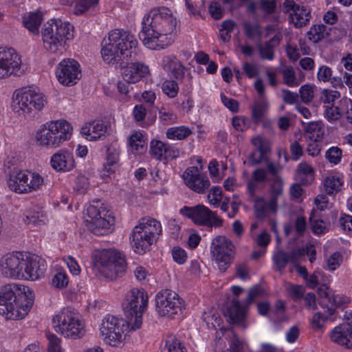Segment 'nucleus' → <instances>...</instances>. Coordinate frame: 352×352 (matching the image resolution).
I'll use <instances>...</instances> for the list:
<instances>
[{
	"instance_id": "nucleus-19",
	"label": "nucleus",
	"mask_w": 352,
	"mask_h": 352,
	"mask_svg": "<svg viewBox=\"0 0 352 352\" xmlns=\"http://www.w3.org/2000/svg\"><path fill=\"white\" fill-rule=\"evenodd\" d=\"M186 185L197 193L204 194L210 186L207 176L201 173L196 166L188 168L183 174Z\"/></svg>"
},
{
	"instance_id": "nucleus-54",
	"label": "nucleus",
	"mask_w": 352,
	"mask_h": 352,
	"mask_svg": "<svg viewBox=\"0 0 352 352\" xmlns=\"http://www.w3.org/2000/svg\"><path fill=\"white\" fill-rule=\"evenodd\" d=\"M228 336H230L229 352H242L243 344L236 336L232 330H226Z\"/></svg>"
},
{
	"instance_id": "nucleus-62",
	"label": "nucleus",
	"mask_w": 352,
	"mask_h": 352,
	"mask_svg": "<svg viewBox=\"0 0 352 352\" xmlns=\"http://www.w3.org/2000/svg\"><path fill=\"white\" fill-rule=\"evenodd\" d=\"M342 261V254L338 252H336L327 260V267L330 270L333 271L340 266Z\"/></svg>"
},
{
	"instance_id": "nucleus-34",
	"label": "nucleus",
	"mask_w": 352,
	"mask_h": 352,
	"mask_svg": "<svg viewBox=\"0 0 352 352\" xmlns=\"http://www.w3.org/2000/svg\"><path fill=\"white\" fill-rule=\"evenodd\" d=\"M280 73L283 76V82L289 87H297L302 81V79L297 78L296 72L291 65L285 66L281 69Z\"/></svg>"
},
{
	"instance_id": "nucleus-35",
	"label": "nucleus",
	"mask_w": 352,
	"mask_h": 352,
	"mask_svg": "<svg viewBox=\"0 0 352 352\" xmlns=\"http://www.w3.org/2000/svg\"><path fill=\"white\" fill-rule=\"evenodd\" d=\"M163 352H187L184 343L174 336H169L165 340Z\"/></svg>"
},
{
	"instance_id": "nucleus-14",
	"label": "nucleus",
	"mask_w": 352,
	"mask_h": 352,
	"mask_svg": "<svg viewBox=\"0 0 352 352\" xmlns=\"http://www.w3.org/2000/svg\"><path fill=\"white\" fill-rule=\"evenodd\" d=\"M156 311L161 316L174 318L182 314L185 304L178 294L171 289L160 291L155 296Z\"/></svg>"
},
{
	"instance_id": "nucleus-50",
	"label": "nucleus",
	"mask_w": 352,
	"mask_h": 352,
	"mask_svg": "<svg viewBox=\"0 0 352 352\" xmlns=\"http://www.w3.org/2000/svg\"><path fill=\"white\" fill-rule=\"evenodd\" d=\"M233 127L239 131H244L250 128L251 121L244 116H235L232 120Z\"/></svg>"
},
{
	"instance_id": "nucleus-52",
	"label": "nucleus",
	"mask_w": 352,
	"mask_h": 352,
	"mask_svg": "<svg viewBox=\"0 0 352 352\" xmlns=\"http://www.w3.org/2000/svg\"><path fill=\"white\" fill-rule=\"evenodd\" d=\"M324 117L330 122L336 121L341 117V112L340 109L333 105L327 104L324 107Z\"/></svg>"
},
{
	"instance_id": "nucleus-47",
	"label": "nucleus",
	"mask_w": 352,
	"mask_h": 352,
	"mask_svg": "<svg viewBox=\"0 0 352 352\" xmlns=\"http://www.w3.org/2000/svg\"><path fill=\"white\" fill-rule=\"evenodd\" d=\"M162 89L169 98L176 97L179 91L177 82L173 80H165L162 84Z\"/></svg>"
},
{
	"instance_id": "nucleus-45",
	"label": "nucleus",
	"mask_w": 352,
	"mask_h": 352,
	"mask_svg": "<svg viewBox=\"0 0 352 352\" xmlns=\"http://www.w3.org/2000/svg\"><path fill=\"white\" fill-rule=\"evenodd\" d=\"M98 2V0H76L73 12L76 15L82 14Z\"/></svg>"
},
{
	"instance_id": "nucleus-12",
	"label": "nucleus",
	"mask_w": 352,
	"mask_h": 352,
	"mask_svg": "<svg viewBox=\"0 0 352 352\" xmlns=\"http://www.w3.org/2000/svg\"><path fill=\"white\" fill-rule=\"evenodd\" d=\"M127 325L125 321L112 315H107L102 320L100 331L103 341L113 346H119L125 338Z\"/></svg>"
},
{
	"instance_id": "nucleus-28",
	"label": "nucleus",
	"mask_w": 352,
	"mask_h": 352,
	"mask_svg": "<svg viewBox=\"0 0 352 352\" xmlns=\"http://www.w3.org/2000/svg\"><path fill=\"white\" fill-rule=\"evenodd\" d=\"M311 17V9L304 6H300L294 12L289 14L290 22L296 28H301L307 25Z\"/></svg>"
},
{
	"instance_id": "nucleus-60",
	"label": "nucleus",
	"mask_w": 352,
	"mask_h": 352,
	"mask_svg": "<svg viewBox=\"0 0 352 352\" xmlns=\"http://www.w3.org/2000/svg\"><path fill=\"white\" fill-rule=\"evenodd\" d=\"M47 338L49 341L48 352H62L60 340L53 333H47Z\"/></svg>"
},
{
	"instance_id": "nucleus-17",
	"label": "nucleus",
	"mask_w": 352,
	"mask_h": 352,
	"mask_svg": "<svg viewBox=\"0 0 352 352\" xmlns=\"http://www.w3.org/2000/svg\"><path fill=\"white\" fill-rule=\"evenodd\" d=\"M25 69V67L22 65L21 58L14 49L0 47V78L10 75L20 76Z\"/></svg>"
},
{
	"instance_id": "nucleus-4",
	"label": "nucleus",
	"mask_w": 352,
	"mask_h": 352,
	"mask_svg": "<svg viewBox=\"0 0 352 352\" xmlns=\"http://www.w3.org/2000/svg\"><path fill=\"white\" fill-rule=\"evenodd\" d=\"M34 302V294L23 285L10 283L0 287V314L10 320L23 318Z\"/></svg>"
},
{
	"instance_id": "nucleus-43",
	"label": "nucleus",
	"mask_w": 352,
	"mask_h": 352,
	"mask_svg": "<svg viewBox=\"0 0 352 352\" xmlns=\"http://www.w3.org/2000/svg\"><path fill=\"white\" fill-rule=\"evenodd\" d=\"M252 144L254 146L255 149L261 153L265 156L271 151V146L270 142L261 136H256L252 139Z\"/></svg>"
},
{
	"instance_id": "nucleus-59",
	"label": "nucleus",
	"mask_w": 352,
	"mask_h": 352,
	"mask_svg": "<svg viewBox=\"0 0 352 352\" xmlns=\"http://www.w3.org/2000/svg\"><path fill=\"white\" fill-rule=\"evenodd\" d=\"M340 96V94L337 91L324 89L321 93L320 99L324 103L331 105V103Z\"/></svg>"
},
{
	"instance_id": "nucleus-64",
	"label": "nucleus",
	"mask_w": 352,
	"mask_h": 352,
	"mask_svg": "<svg viewBox=\"0 0 352 352\" xmlns=\"http://www.w3.org/2000/svg\"><path fill=\"white\" fill-rule=\"evenodd\" d=\"M129 143L130 146L137 151L144 148V142L141 135L135 134L131 135L129 138Z\"/></svg>"
},
{
	"instance_id": "nucleus-57",
	"label": "nucleus",
	"mask_w": 352,
	"mask_h": 352,
	"mask_svg": "<svg viewBox=\"0 0 352 352\" xmlns=\"http://www.w3.org/2000/svg\"><path fill=\"white\" fill-rule=\"evenodd\" d=\"M312 232L315 234H322L326 232L325 223L322 219H314V212L309 217Z\"/></svg>"
},
{
	"instance_id": "nucleus-39",
	"label": "nucleus",
	"mask_w": 352,
	"mask_h": 352,
	"mask_svg": "<svg viewBox=\"0 0 352 352\" xmlns=\"http://www.w3.org/2000/svg\"><path fill=\"white\" fill-rule=\"evenodd\" d=\"M298 177L300 178L302 184L307 185L313 179L314 170L312 167L307 163H300L297 168Z\"/></svg>"
},
{
	"instance_id": "nucleus-36",
	"label": "nucleus",
	"mask_w": 352,
	"mask_h": 352,
	"mask_svg": "<svg viewBox=\"0 0 352 352\" xmlns=\"http://www.w3.org/2000/svg\"><path fill=\"white\" fill-rule=\"evenodd\" d=\"M191 133L192 131L187 126H174L167 130L166 137L170 140H182L187 138Z\"/></svg>"
},
{
	"instance_id": "nucleus-31",
	"label": "nucleus",
	"mask_w": 352,
	"mask_h": 352,
	"mask_svg": "<svg viewBox=\"0 0 352 352\" xmlns=\"http://www.w3.org/2000/svg\"><path fill=\"white\" fill-rule=\"evenodd\" d=\"M43 14L40 11L29 12L23 17L24 26L32 34H38V28L43 21Z\"/></svg>"
},
{
	"instance_id": "nucleus-13",
	"label": "nucleus",
	"mask_w": 352,
	"mask_h": 352,
	"mask_svg": "<svg viewBox=\"0 0 352 352\" xmlns=\"http://www.w3.org/2000/svg\"><path fill=\"white\" fill-rule=\"evenodd\" d=\"M235 254L234 245L226 236L219 235L212 240L210 245L211 258L216 261L220 271L225 272L229 267Z\"/></svg>"
},
{
	"instance_id": "nucleus-42",
	"label": "nucleus",
	"mask_w": 352,
	"mask_h": 352,
	"mask_svg": "<svg viewBox=\"0 0 352 352\" xmlns=\"http://www.w3.org/2000/svg\"><path fill=\"white\" fill-rule=\"evenodd\" d=\"M159 119L163 124H171L176 122L177 117L168 107L162 106L159 108Z\"/></svg>"
},
{
	"instance_id": "nucleus-1",
	"label": "nucleus",
	"mask_w": 352,
	"mask_h": 352,
	"mask_svg": "<svg viewBox=\"0 0 352 352\" xmlns=\"http://www.w3.org/2000/svg\"><path fill=\"white\" fill-rule=\"evenodd\" d=\"M138 41L129 32L116 29L109 32L102 43L103 60L110 65H118L123 80L136 83L149 74L148 67L143 63H129L136 59Z\"/></svg>"
},
{
	"instance_id": "nucleus-24",
	"label": "nucleus",
	"mask_w": 352,
	"mask_h": 352,
	"mask_svg": "<svg viewBox=\"0 0 352 352\" xmlns=\"http://www.w3.org/2000/svg\"><path fill=\"white\" fill-rule=\"evenodd\" d=\"M225 316L228 318L230 322L239 324L243 327L245 316V307L241 305L239 300L233 298L228 305Z\"/></svg>"
},
{
	"instance_id": "nucleus-40",
	"label": "nucleus",
	"mask_w": 352,
	"mask_h": 352,
	"mask_svg": "<svg viewBox=\"0 0 352 352\" xmlns=\"http://www.w3.org/2000/svg\"><path fill=\"white\" fill-rule=\"evenodd\" d=\"M307 34L311 41L314 43H318L324 38L325 35L328 34L327 32V27L323 24L314 25L310 28Z\"/></svg>"
},
{
	"instance_id": "nucleus-46",
	"label": "nucleus",
	"mask_w": 352,
	"mask_h": 352,
	"mask_svg": "<svg viewBox=\"0 0 352 352\" xmlns=\"http://www.w3.org/2000/svg\"><path fill=\"white\" fill-rule=\"evenodd\" d=\"M342 150L338 146H331L325 152V157L329 163L336 165L341 161Z\"/></svg>"
},
{
	"instance_id": "nucleus-29",
	"label": "nucleus",
	"mask_w": 352,
	"mask_h": 352,
	"mask_svg": "<svg viewBox=\"0 0 352 352\" xmlns=\"http://www.w3.org/2000/svg\"><path fill=\"white\" fill-rule=\"evenodd\" d=\"M335 309L333 307H327L324 312L315 313L311 320V325L313 329L316 331H323L324 329V323L335 320Z\"/></svg>"
},
{
	"instance_id": "nucleus-23",
	"label": "nucleus",
	"mask_w": 352,
	"mask_h": 352,
	"mask_svg": "<svg viewBox=\"0 0 352 352\" xmlns=\"http://www.w3.org/2000/svg\"><path fill=\"white\" fill-rule=\"evenodd\" d=\"M87 226L90 231L96 235L102 236L110 233L113 230L114 224V219L111 215L106 216V213L103 216H100L99 219L93 221H89Z\"/></svg>"
},
{
	"instance_id": "nucleus-18",
	"label": "nucleus",
	"mask_w": 352,
	"mask_h": 352,
	"mask_svg": "<svg viewBox=\"0 0 352 352\" xmlns=\"http://www.w3.org/2000/svg\"><path fill=\"white\" fill-rule=\"evenodd\" d=\"M78 63L74 59H64L56 68V76L58 81L66 86L75 85L81 74Z\"/></svg>"
},
{
	"instance_id": "nucleus-58",
	"label": "nucleus",
	"mask_w": 352,
	"mask_h": 352,
	"mask_svg": "<svg viewBox=\"0 0 352 352\" xmlns=\"http://www.w3.org/2000/svg\"><path fill=\"white\" fill-rule=\"evenodd\" d=\"M282 99L288 104H296L299 103V95L286 89H281Z\"/></svg>"
},
{
	"instance_id": "nucleus-48",
	"label": "nucleus",
	"mask_w": 352,
	"mask_h": 352,
	"mask_svg": "<svg viewBox=\"0 0 352 352\" xmlns=\"http://www.w3.org/2000/svg\"><path fill=\"white\" fill-rule=\"evenodd\" d=\"M298 95L303 102H310L314 97V86L308 84L301 86Z\"/></svg>"
},
{
	"instance_id": "nucleus-56",
	"label": "nucleus",
	"mask_w": 352,
	"mask_h": 352,
	"mask_svg": "<svg viewBox=\"0 0 352 352\" xmlns=\"http://www.w3.org/2000/svg\"><path fill=\"white\" fill-rule=\"evenodd\" d=\"M222 198V190L221 187L214 186L212 187L208 195V199L209 203L214 206H218L219 202L221 201Z\"/></svg>"
},
{
	"instance_id": "nucleus-53",
	"label": "nucleus",
	"mask_w": 352,
	"mask_h": 352,
	"mask_svg": "<svg viewBox=\"0 0 352 352\" xmlns=\"http://www.w3.org/2000/svg\"><path fill=\"white\" fill-rule=\"evenodd\" d=\"M68 277L65 272H59L56 273L52 280V284L58 289H63L67 286Z\"/></svg>"
},
{
	"instance_id": "nucleus-30",
	"label": "nucleus",
	"mask_w": 352,
	"mask_h": 352,
	"mask_svg": "<svg viewBox=\"0 0 352 352\" xmlns=\"http://www.w3.org/2000/svg\"><path fill=\"white\" fill-rule=\"evenodd\" d=\"M280 38L278 36H274L264 44L258 43L257 49L259 52L261 59L272 60L274 58V48L279 45Z\"/></svg>"
},
{
	"instance_id": "nucleus-27",
	"label": "nucleus",
	"mask_w": 352,
	"mask_h": 352,
	"mask_svg": "<svg viewBox=\"0 0 352 352\" xmlns=\"http://www.w3.org/2000/svg\"><path fill=\"white\" fill-rule=\"evenodd\" d=\"M253 199L255 215L257 218H263L266 217L269 212H275L276 210V197H271L269 201H266L262 197H254Z\"/></svg>"
},
{
	"instance_id": "nucleus-8",
	"label": "nucleus",
	"mask_w": 352,
	"mask_h": 352,
	"mask_svg": "<svg viewBox=\"0 0 352 352\" xmlns=\"http://www.w3.org/2000/svg\"><path fill=\"white\" fill-rule=\"evenodd\" d=\"M72 128L65 120L47 122L37 131L38 144L47 148H57L69 138Z\"/></svg>"
},
{
	"instance_id": "nucleus-21",
	"label": "nucleus",
	"mask_w": 352,
	"mask_h": 352,
	"mask_svg": "<svg viewBox=\"0 0 352 352\" xmlns=\"http://www.w3.org/2000/svg\"><path fill=\"white\" fill-rule=\"evenodd\" d=\"M306 252L303 249H293L289 253L279 250L273 256V261L278 271L283 270L289 262L296 263L305 256Z\"/></svg>"
},
{
	"instance_id": "nucleus-20",
	"label": "nucleus",
	"mask_w": 352,
	"mask_h": 352,
	"mask_svg": "<svg viewBox=\"0 0 352 352\" xmlns=\"http://www.w3.org/2000/svg\"><path fill=\"white\" fill-rule=\"evenodd\" d=\"M52 168L57 172H69L75 167V160L72 153L61 149L53 154L50 159Z\"/></svg>"
},
{
	"instance_id": "nucleus-5",
	"label": "nucleus",
	"mask_w": 352,
	"mask_h": 352,
	"mask_svg": "<svg viewBox=\"0 0 352 352\" xmlns=\"http://www.w3.org/2000/svg\"><path fill=\"white\" fill-rule=\"evenodd\" d=\"M148 302L147 293L143 289L133 288L129 291L122 302V309L127 319V327L135 331L142 324V314Z\"/></svg>"
},
{
	"instance_id": "nucleus-3",
	"label": "nucleus",
	"mask_w": 352,
	"mask_h": 352,
	"mask_svg": "<svg viewBox=\"0 0 352 352\" xmlns=\"http://www.w3.org/2000/svg\"><path fill=\"white\" fill-rule=\"evenodd\" d=\"M0 270L4 276L10 278L35 280L43 275L46 265L37 255L16 252L1 259Z\"/></svg>"
},
{
	"instance_id": "nucleus-9",
	"label": "nucleus",
	"mask_w": 352,
	"mask_h": 352,
	"mask_svg": "<svg viewBox=\"0 0 352 352\" xmlns=\"http://www.w3.org/2000/svg\"><path fill=\"white\" fill-rule=\"evenodd\" d=\"M45 104L46 99L42 93L24 88L14 92L12 108L14 113L26 118L41 111Z\"/></svg>"
},
{
	"instance_id": "nucleus-37",
	"label": "nucleus",
	"mask_w": 352,
	"mask_h": 352,
	"mask_svg": "<svg viewBox=\"0 0 352 352\" xmlns=\"http://www.w3.org/2000/svg\"><path fill=\"white\" fill-rule=\"evenodd\" d=\"M342 181L340 177L331 175L324 180V186L325 191L328 195H333L341 190Z\"/></svg>"
},
{
	"instance_id": "nucleus-49",
	"label": "nucleus",
	"mask_w": 352,
	"mask_h": 352,
	"mask_svg": "<svg viewBox=\"0 0 352 352\" xmlns=\"http://www.w3.org/2000/svg\"><path fill=\"white\" fill-rule=\"evenodd\" d=\"M24 221L27 224H36L40 223H45V217L42 212L38 211H27L25 214Z\"/></svg>"
},
{
	"instance_id": "nucleus-32",
	"label": "nucleus",
	"mask_w": 352,
	"mask_h": 352,
	"mask_svg": "<svg viewBox=\"0 0 352 352\" xmlns=\"http://www.w3.org/2000/svg\"><path fill=\"white\" fill-rule=\"evenodd\" d=\"M268 108V103L265 98H258L251 109L252 119L254 124H260L264 118Z\"/></svg>"
},
{
	"instance_id": "nucleus-16",
	"label": "nucleus",
	"mask_w": 352,
	"mask_h": 352,
	"mask_svg": "<svg viewBox=\"0 0 352 352\" xmlns=\"http://www.w3.org/2000/svg\"><path fill=\"white\" fill-rule=\"evenodd\" d=\"M180 214L192 220L199 226L207 227H221L223 221L217 216L215 212H212L204 205H197L193 207L184 206L179 210Z\"/></svg>"
},
{
	"instance_id": "nucleus-44",
	"label": "nucleus",
	"mask_w": 352,
	"mask_h": 352,
	"mask_svg": "<svg viewBox=\"0 0 352 352\" xmlns=\"http://www.w3.org/2000/svg\"><path fill=\"white\" fill-rule=\"evenodd\" d=\"M320 292L321 297H324V298L328 299L331 304V307H340L342 305L348 304L349 302V299L346 296L341 295L329 296V294L326 291L322 292V290H320Z\"/></svg>"
},
{
	"instance_id": "nucleus-55",
	"label": "nucleus",
	"mask_w": 352,
	"mask_h": 352,
	"mask_svg": "<svg viewBox=\"0 0 352 352\" xmlns=\"http://www.w3.org/2000/svg\"><path fill=\"white\" fill-rule=\"evenodd\" d=\"M243 30L245 36L250 39H254L256 36H260L261 32L257 24H252L249 22L243 23Z\"/></svg>"
},
{
	"instance_id": "nucleus-33",
	"label": "nucleus",
	"mask_w": 352,
	"mask_h": 352,
	"mask_svg": "<svg viewBox=\"0 0 352 352\" xmlns=\"http://www.w3.org/2000/svg\"><path fill=\"white\" fill-rule=\"evenodd\" d=\"M304 125L305 138L316 142L319 141L323 135V131L320 122H311L309 123H302Z\"/></svg>"
},
{
	"instance_id": "nucleus-26",
	"label": "nucleus",
	"mask_w": 352,
	"mask_h": 352,
	"mask_svg": "<svg viewBox=\"0 0 352 352\" xmlns=\"http://www.w3.org/2000/svg\"><path fill=\"white\" fill-rule=\"evenodd\" d=\"M162 67L168 72H170L177 80L184 77V67L174 55L164 56L161 62Z\"/></svg>"
},
{
	"instance_id": "nucleus-11",
	"label": "nucleus",
	"mask_w": 352,
	"mask_h": 352,
	"mask_svg": "<svg viewBox=\"0 0 352 352\" xmlns=\"http://www.w3.org/2000/svg\"><path fill=\"white\" fill-rule=\"evenodd\" d=\"M96 266L102 276L113 280L123 274L126 261L122 253L113 249H104L96 255Z\"/></svg>"
},
{
	"instance_id": "nucleus-7",
	"label": "nucleus",
	"mask_w": 352,
	"mask_h": 352,
	"mask_svg": "<svg viewBox=\"0 0 352 352\" xmlns=\"http://www.w3.org/2000/svg\"><path fill=\"white\" fill-rule=\"evenodd\" d=\"M162 233L160 221L155 219L143 218L131 233L130 239L133 250L139 254H144L151 246L155 236Z\"/></svg>"
},
{
	"instance_id": "nucleus-6",
	"label": "nucleus",
	"mask_w": 352,
	"mask_h": 352,
	"mask_svg": "<svg viewBox=\"0 0 352 352\" xmlns=\"http://www.w3.org/2000/svg\"><path fill=\"white\" fill-rule=\"evenodd\" d=\"M73 26L60 20H52L45 24L41 31L44 47L52 53L60 51L67 40L73 37Z\"/></svg>"
},
{
	"instance_id": "nucleus-41",
	"label": "nucleus",
	"mask_w": 352,
	"mask_h": 352,
	"mask_svg": "<svg viewBox=\"0 0 352 352\" xmlns=\"http://www.w3.org/2000/svg\"><path fill=\"white\" fill-rule=\"evenodd\" d=\"M166 146V143L160 140H153L150 144V153L157 160H163Z\"/></svg>"
},
{
	"instance_id": "nucleus-25",
	"label": "nucleus",
	"mask_w": 352,
	"mask_h": 352,
	"mask_svg": "<svg viewBox=\"0 0 352 352\" xmlns=\"http://www.w3.org/2000/svg\"><path fill=\"white\" fill-rule=\"evenodd\" d=\"M107 125L102 120H94L81 128V134L89 141L96 140L107 133Z\"/></svg>"
},
{
	"instance_id": "nucleus-51",
	"label": "nucleus",
	"mask_w": 352,
	"mask_h": 352,
	"mask_svg": "<svg viewBox=\"0 0 352 352\" xmlns=\"http://www.w3.org/2000/svg\"><path fill=\"white\" fill-rule=\"evenodd\" d=\"M89 186V184L88 178L85 175L80 174L76 178L74 189L79 194H85L87 192Z\"/></svg>"
},
{
	"instance_id": "nucleus-38",
	"label": "nucleus",
	"mask_w": 352,
	"mask_h": 352,
	"mask_svg": "<svg viewBox=\"0 0 352 352\" xmlns=\"http://www.w3.org/2000/svg\"><path fill=\"white\" fill-rule=\"evenodd\" d=\"M106 163L104 164V170L108 173L115 171L116 164L118 162V153L111 146L107 147Z\"/></svg>"
},
{
	"instance_id": "nucleus-63",
	"label": "nucleus",
	"mask_w": 352,
	"mask_h": 352,
	"mask_svg": "<svg viewBox=\"0 0 352 352\" xmlns=\"http://www.w3.org/2000/svg\"><path fill=\"white\" fill-rule=\"evenodd\" d=\"M172 255L173 260L179 264H183L186 261L187 254L185 250L178 246L173 248Z\"/></svg>"
},
{
	"instance_id": "nucleus-61",
	"label": "nucleus",
	"mask_w": 352,
	"mask_h": 352,
	"mask_svg": "<svg viewBox=\"0 0 352 352\" xmlns=\"http://www.w3.org/2000/svg\"><path fill=\"white\" fill-rule=\"evenodd\" d=\"M287 291L292 298L296 301L300 300L305 293L304 287L298 285H289Z\"/></svg>"
},
{
	"instance_id": "nucleus-15",
	"label": "nucleus",
	"mask_w": 352,
	"mask_h": 352,
	"mask_svg": "<svg viewBox=\"0 0 352 352\" xmlns=\"http://www.w3.org/2000/svg\"><path fill=\"white\" fill-rule=\"evenodd\" d=\"M43 184V179L39 174L28 170H14L8 180L10 189L17 193L37 190Z\"/></svg>"
},
{
	"instance_id": "nucleus-2",
	"label": "nucleus",
	"mask_w": 352,
	"mask_h": 352,
	"mask_svg": "<svg viewBox=\"0 0 352 352\" xmlns=\"http://www.w3.org/2000/svg\"><path fill=\"white\" fill-rule=\"evenodd\" d=\"M177 22V18L168 8H154L143 17L139 37L148 49H165L175 41Z\"/></svg>"
},
{
	"instance_id": "nucleus-22",
	"label": "nucleus",
	"mask_w": 352,
	"mask_h": 352,
	"mask_svg": "<svg viewBox=\"0 0 352 352\" xmlns=\"http://www.w3.org/2000/svg\"><path fill=\"white\" fill-rule=\"evenodd\" d=\"M331 339L341 346L351 349L352 326L349 323H344L336 327L331 333Z\"/></svg>"
},
{
	"instance_id": "nucleus-10",
	"label": "nucleus",
	"mask_w": 352,
	"mask_h": 352,
	"mask_svg": "<svg viewBox=\"0 0 352 352\" xmlns=\"http://www.w3.org/2000/svg\"><path fill=\"white\" fill-rule=\"evenodd\" d=\"M55 331L65 338L78 339L85 334V325L79 314L69 308L63 309L52 319Z\"/></svg>"
}]
</instances>
